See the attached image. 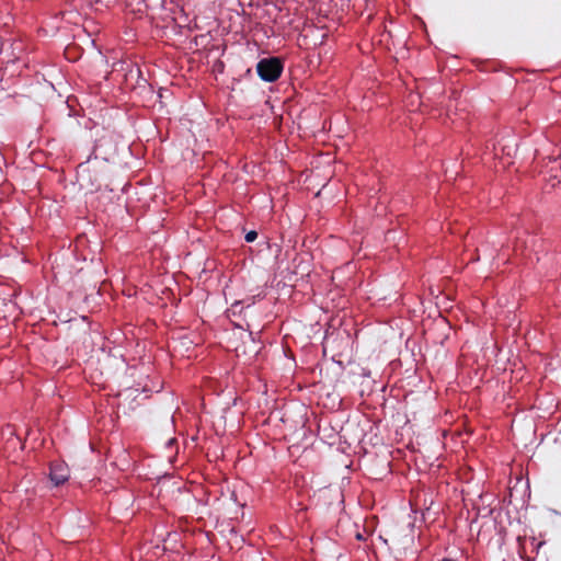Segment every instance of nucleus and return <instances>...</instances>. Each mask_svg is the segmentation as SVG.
I'll list each match as a JSON object with an SVG mask.
<instances>
[{
  "label": "nucleus",
  "instance_id": "obj_1",
  "mask_svg": "<svg viewBox=\"0 0 561 561\" xmlns=\"http://www.w3.org/2000/svg\"><path fill=\"white\" fill-rule=\"evenodd\" d=\"M283 61L279 58H263L256 65L259 77L266 82L276 81L283 72Z\"/></svg>",
  "mask_w": 561,
  "mask_h": 561
},
{
  "label": "nucleus",
  "instance_id": "obj_2",
  "mask_svg": "<svg viewBox=\"0 0 561 561\" xmlns=\"http://www.w3.org/2000/svg\"><path fill=\"white\" fill-rule=\"evenodd\" d=\"M48 476L53 485L59 486L68 481L70 471L66 462L56 460L50 462Z\"/></svg>",
  "mask_w": 561,
  "mask_h": 561
},
{
  "label": "nucleus",
  "instance_id": "obj_3",
  "mask_svg": "<svg viewBox=\"0 0 561 561\" xmlns=\"http://www.w3.org/2000/svg\"><path fill=\"white\" fill-rule=\"evenodd\" d=\"M256 238H257V232L254 230L247 232L245 237H244L247 242H253Z\"/></svg>",
  "mask_w": 561,
  "mask_h": 561
},
{
  "label": "nucleus",
  "instance_id": "obj_4",
  "mask_svg": "<svg viewBox=\"0 0 561 561\" xmlns=\"http://www.w3.org/2000/svg\"><path fill=\"white\" fill-rule=\"evenodd\" d=\"M439 561H457V560H454V559H450V558H444V559H442Z\"/></svg>",
  "mask_w": 561,
  "mask_h": 561
}]
</instances>
